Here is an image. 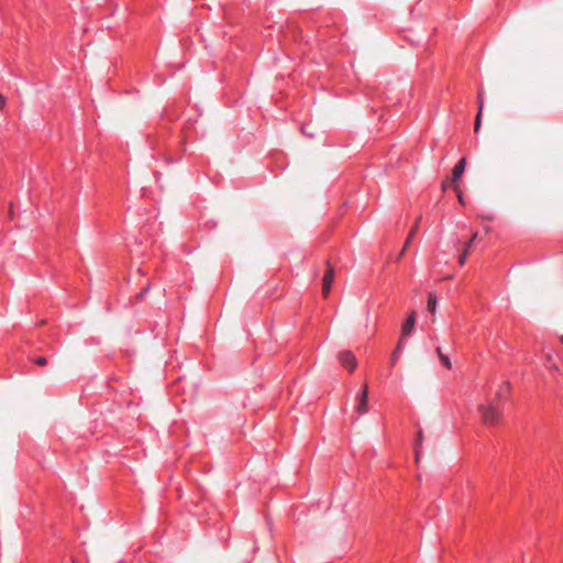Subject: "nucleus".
Returning a JSON list of instances; mask_svg holds the SVG:
<instances>
[{"instance_id": "obj_11", "label": "nucleus", "mask_w": 563, "mask_h": 563, "mask_svg": "<svg viewBox=\"0 0 563 563\" xmlns=\"http://www.w3.org/2000/svg\"><path fill=\"white\" fill-rule=\"evenodd\" d=\"M428 310L431 311V312H434L435 311V308H437V297L432 294L429 295V298H428Z\"/></svg>"}, {"instance_id": "obj_19", "label": "nucleus", "mask_w": 563, "mask_h": 563, "mask_svg": "<svg viewBox=\"0 0 563 563\" xmlns=\"http://www.w3.org/2000/svg\"><path fill=\"white\" fill-rule=\"evenodd\" d=\"M466 254L460 256V264L463 265L465 263Z\"/></svg>"}, {"instance_id": "obj_3", "label": "nucleus", "mask_w": 563, "mask_h": 563, "mask_svg": "<svg viewBox=\"0 0 563 563\" xmlns=\"http://www.w3.org/2000/svg\"><path fill=\"white\" fill-rule=\"evenodd\" d=\"M415 324H416V312L412 311L408 317L407 319L405 320V322L402 323V327H401V335H400V339H402V341L405 342L406 338H408L409 335H411L413 329H415Z\"/></svg>"}, {"instance_id": "obj_4", "label": "nucleus", "mask_w": 563, "mask_h": 563, "mask_svg": "<svg viewBox=\"0 0 563 563\" xmlns=\"http://www.w3.org/2000/svg\"><path fill=\"white\" fill-rule=\"evenodd\" d=\"M339 361L342 366L346 367L350 372H353L356 367V358L351 351H343L339 354Z\"/></svg>"}, {"instance_id": "obj_7", "label": "nucleus", "mask_w": 563, "mask_h": 563, "mask_svg": "<svg viewBox=\"0 0 563 563\" xmlns=\"http://www.w3.org/2000/svg\"><path fill=\"white\" fill-rule=\"evenodd\" d=\"M477 98H478V112H477L476 119H475V132L479 131V128L482 124V111H483V107H484V101H483V96H482L481 91L478 92Z\"/></svg>"}, {"instance_id": "obj_8", "label": "nucleus", "mask_w": 563, "mask_h": 563, "mask_svg": "<svg viewBox=\"0 0 563 563\" xmlns=\"http://www.w3.org/2000/svg\"><path fill=\"white\" fill-rule=\"evenodd\" d=\"M404 345H405V342L402 341V339H399L397 346L395 347V350L391 354V357H390V363L393 366L396 364L397 360L400 357V355L404 351Z\"/></svg>"}, {"instance_id": "obj_10", "label": "nucleus", "mask_w": 563, "mask_h": 563, "mask_svg": "<svg viewBox=\"0 0 563 563\" xmlns=\"http://www.w3.org/2000/svg\"><path fill=\"white\" fill-rule=\"evenodd\" d=\"M509 388L510 387L508 383H505L499 387V390L496 393V397L498 398V400L504 398L509 393Z\"/></svg>"}, {"instance_id": "obj_14", "label": "nucleus", "mask_w": 563, "mask_h": 563, "mask_svg": "<svg viewBox=\"0 0 563 563\" xmlns=\"http://www.w3.org/2000/svg\"><path fill=\"white\" fill-rule=\"evenodd\" d=\"M33 362L38 366H45L47 364V358L45 356H36Z\"/></svg>"}, {"instance_id": "obj_20", "label": "nucleus", "mask_w": 563, "mask_h": 563, "mask_svg": "<svg viewBox=\"0 0 563 563\" xmlns=\"http://www.w3.org/2000/svg\"><path fill=\"white\" fill-rule=\"evenodd\" d=\"M459 200L461 203H464V199H463V195L462 194H459Z\"/></svg>"}, {"instance_id": "obj_16", "label": "nucleus", "mask_w": 563, "mask_h": 563, "mask_svg": "<svg viewBox=\"0 0 563 563\" xmlns=\"http://www.w3.org/2000/svg\"><path fill=\"white\" fill-rule=\"evenodd\" d=\"M301 132L306 135H308L309 137H312V134H309V130H306V126H302L301 128Z\"/></svg>"}, {"instance_id": "obj_13", "label": "nucleus", "mask_w": 563, "mask_h": 563, "mask_svg": "<svg viewBox=\"0 0 563 563\" xmlns=\"http://www.w3.org/2000/svg\"><path fill=\"white\" fill-rule=\"evenodd\" d=\"M417 229H418V224H416V225L411 229V231H410V233H409V235H408V238H407V241H406V243H405V246H404V249H402L401 254L405 252V249H406V247L408 246V244L410 243V241H411V239L413 238V235H415V233H416Z\"/></svg>"}, {"instance_id": "obj_6", "label": "nucleus", "mask_w": 563, "mask_h": 563, "mask_svg": "<svg viewBox=\"0 0 563 563\" xmlns=\"http://www.w3.org/2000/svg\"><path fill=\"white\" fill-rule=\"evenodd\" d=\"M465 167H466V157H462L452 170V183H456L460 180V178L462 177V175L465 172Z\"/></svg>"}, {"instance_id": "obj_18", "label": "nucleus", "mask_w": 563, "mask_h": 563, "mask_svg": "<svg viewBox=\"0 0 563 563\" xmlns=\"http://www.w3.org/2000/svg\"><path fill=\"white\" fill-rule=\"evenodd\" d=\"M5 104V99L4 97L0 93V108L3 107Z\"/></svg>"}, {"instance_id": "obj_17", "label": "nucleus", "mask_w": 563, "mask_h": 563, "mask_svg": "<svg viewBox=\"0 0 563 563\" xmlns=\"http://www.w3.org/2000/svg\"><path fill=\"white\" fill-rule=\"evenodd\" d=\"M301 132L306 135H308L309 137H312V134H309V130H306V126H302L301 128Z\"/></svg>"}, {"instance_id": "obj_1", "label": "nucleus", "mask_w": 563, "mask_h": 563, "mask_svg": "<svg viewBox=\"0 0 563 563\" xmlns=\"http://www.w3.org/2000/svg\"><path fill=\"white\" fill-rule=\"evenodd\" d=\"M478 410L484 422L494 426L499 421V406L497 402H490L488 406L479 405Z\"/></svg>"}, {"instance_id": "obj_9", "label": "nucleus", "mask_w": 563, "mask_h": 563, "mask_svg": "<svg viewBox=\"0 0 563 563\" xmlns=\"http://www.w3.org/2000/svg\"><path fill=\"white\" fill-rule=\"evenodd\" d=\"M437 353H438V356H439L442 365L450 369L452 367V363L450 361V357L442 352L441 347L437 349Z\"/></svg>"}, {"instance_id": "obj_12", "label": "nucleus", "mask_w": 563, "mask_h": 563, "mask_svg": "<svg viewBox=\"0 0 563 563\" xmlns=\"http://www.w3.org/2000/svg\"><path fill=\"white\" fill-rule=\"evenodd\" d=\"M422 439H423V437H422V432H421V431H419V433H418V439H417V443H416V445H415V452H416V459H417V461L419 460V456H420V451H419V448H418V446H419V445H421V443H422Z\"/></svg>"}, {"instance_id": "obj_15", "label": "nucleus", "mask_w": 563, "mask_h": 563, "mask_svg": "<svg viewBox=\"0 0 563 563\" xmlns=\"http://www.w3.org/2000/svg\"><path fill=\"white\" fill-rule=\"evenodd\" d=\"M150 289V286H146L144 289L141 290V292L137 295L139 298H142Z\"/></svg>"}, {"instance_id": "obj_21", "label": "nucleus", "mask_w": 563, "mask_h": 563, "mask_svg": "<svg viewBox=\"0 0 563 563\" xmlns=\"http://www.w3.org/2000/svg\"><path fill=\"white\" fill-rule=\"evenodd\" d=\"M560 340H561V343L563 344V335L561 336V339H560Z\"/></svg>"}, {"instance_id": "obj_5", "label": "nucleus", "mask_w": 563, "mask_h": 563, "mask_svg": "<svg viewBox=\"0 0 563 563\" xmlns=\"http://www.w3.org/2000/svg\"><path fill=\"white\" fill-rule=\"evenodd\" d=\"M367 386L364 385L362 390L357 394V407L356 410L358 413L363 415L367 412V404H368V396H367Z\"/></svg>"}, {"instance_id": "obj_2", "label": "nucleus", "mask_w": 563, "mask_h": 563, "mask_svg": "<svg viewBox=\"0 0 563 563\" xmlns=\"http://www.w3.org/2000/svg\"><path fill=\"white\" fill-rule=\"evenodd\" d=\"M333 280H334V268L332 267V265L330 263H328L327 271L322 278V292H323L324 297H327L330 294Z\"/></svg>"}]
</instances>
